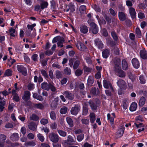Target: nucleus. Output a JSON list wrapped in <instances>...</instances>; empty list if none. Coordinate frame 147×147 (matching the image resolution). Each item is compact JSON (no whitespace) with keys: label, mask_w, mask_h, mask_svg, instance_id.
<instances>
[{"label":"nucleus","mask_w":147,"mask_h":147,"mask_svg":"<svg viewBox=\"0 0 147 147\" xmlns=\"http://www.w3.org/2000/svg\"><path fill=\"white\" fill-rule=\"evenodd\" d=\"M63 94L70 100H72L74 98V96L73 94L69 93V92L65 91Z\"/></svg>","instance_id":"12"},{"label":"nucleus","mask_w":147,"mask_h":147,"mask_svg":"<svg viewBox=\"0 0 147 147\" xmlns=\"http://www.w3.org/2000/svg\"><path fill=\"white\" fill-rule=\"evenodd\" d=\"M12 71L9 69H7L5 71V75L6 76H10L12 74Z\"/></svg>","instance_id":"50"},{"label":"nucleus","mask_w":147,"mask_h":147,"mask_svg":"<svg viewBox=\"0 0 147 147\" xmlns=\"http://www.w3.org/2000/svg\"><path fill=\"white\" fill-rule=\"evenodd\" d=\"M34 84L32 83L29 84L28 86V89L29 90H32L34 88Z\"/></svg>","instance_id":"58"},{"label":"nucleus","mask_w":147,"mask_h":147,"mask_svg":"<svg viewBox=\"0 0 147 147\" xmlns=\"http://www.w3.org/2000/svg\"><path fill=\"white\" fill-rule=\"evenodd\" d=\"M140 53V57L142 58L143 59L147 58V52L145 49L141 50Z\"/></svg>","instance_id":"15"},{"label":"nucleus","mask_w":147,"mask_h":147,"mask_svg":"<svg viewBox=\"0 0 147 147\" xmlns=\"http://www.w3.org/2000/svg\"><path fill=\"white\" fill-rule=\"evenodd\" d=\"M111 35L114 39L117 41L118 39L116 33L114 31H113L111 32Z\"/></svg>","instance_id":"51"},{"label":"nucleus","mask_w":147,"mask_h":147,"mask_svg":"<svg viewBox=\"0 0 147 147\" xmlns=\"http://www.w3.org/2000/svg\"><path fill=\"white\" fill-rule=\"evenodd\" d=\"M24 145L26 146H34L36 145L35 143L33 141H30L25 142Z\"/></svg>","instance_id":"34"},{"label":"nucleus","mask_w":147,"mask_h":147,"mask_svg":"<svg viewBox=\"0 0 147 147\" xmlns=\"http://www.w3.org/2000/svg\"><path fill=\"white\" fill-rule=\"evenodd\" d=\"M37 136L41 142H42L44 141L45 138L42 134L40 133H38L37 135Z\"/></svg>","instance_id":"44"},{"label":"nucleus","mask_w":147,"mask_h":147,"mask_svg":"<svg viewBox=\"0 0 147 147\" xmlns=\"http://www.w3.org/2000/svg\"><path fill=\"white\" fill-rule=\"evenodd\" d=\"M68 7L71 12H73L75 10L74 7L72 4L69 5L68 6Z\"/></svg>","instance_id":"61"},{"label":"nucleus","mask_w":147,"mask_h":147,"mask_svg":"<svg viewBox=\"0 0 147 147\" xmlns=\"http://www.w3.org/2000/svg\"><path fill=\"white\" fill-rule=\"evenodd\" d=\"M30 97V93L28 91L25 92L24 94L22 97L23 99L25 101H27Z\"/></svg>","instance_id":"17"},{"label":"nucleus","mask_w":147,"mask_h":147,"mask_svg":"<svg viewBox=\"0 0 147 147\" xmlns=\"http://www.w3.org/2000/svg\"><path fill=\"white\" fill-rule=\"evenodd\" d=\"M36 26L35 24L32 25L28 24L27 25V29L26 31V34L28 36H30L33 38L36 36V30L34 27Z\"/></svg>","instance_id":"2"},{"label":"nucleus","mask_w":147,"mask_h":147,"mask_svg":"<svg viewBox=\"0 0 147 147\" xmlns=\"http://www.w3.org/2000/svg\"><path fill=\"white\" fill-rule=\"evenodd\" d=\"M103 84L104 87L105 88H110L112 89L113 87L110 82L105 80H103Z\"/></svg>","instance_id":"11"},{"label":"nucleus","mask_w":147,"mask_h":147,"mask_svg":"<svg viewBox=\"0 0 147 147\" xmlns=\"http://www.w3.org/2000/svg\"><path fill=\"white\" fill-rule=\"evenodd\" d=\"M132 63L134 67L138 68L140 66V64L138 60L136 58H134L132 60Z\"/></svg>","instance_id":"14"},{"label":"nucleus","mask_w":147,"mask_h":147,"mask_svg":"<svg viewBox=\"0 0 147 147\" xmlns=\"http://www.w3.org/2000/svg\"><path fill=\"white\" fill-rule=\"evenodd\" d=\"M2 98L0 97V110L1 111H3L4 108V106L5 105V102L3 100H2Z\"/></svg>","instance_id":"25"},{"label":"nucleus","mask_w":147,"mask_h":147,"mask_svg":"<svg viewBox=\"0 0 147 147\" xmlns=\"http://www.w3.org/2000/svg\"><path fill=\"white\" fill-rule=\"evenodd\" d=\"M89 103L92 110H94L96 109L97 106L94 105L92 101H90L89 102Z\"/></svg>","instance_id":"45"},{"label":"nucleus","mask_w":147,"mask_h":147,"mask_svg":"<svg viewBox=\"0 0 147 147\" xmlns=\"http://www.w3.org/2000/svg\"><path fill=\"white\" fill-rule=\"evenodd\" d=\"M39 119L38 117L36 115L33 114L30 117V119L33 121H37Z\"/></svg>","instance_id":"42"},{"label":"nucleus","mask_w":147,"mask_h":147,"mask_svg":"<svg viewBox=\"0 0 147 147\" xmlns=\"http://www.w3.org/2000/svg\"><path fill=\"white\" fill-rule=\"evenodd\" d=\"M28 127L30 130L34 131L36 129L37 125L35 123L33 122L30 123L28 125Z\"/></svg>","instance_id":"16"},{"label":"nucleus","mask_w":147,"mask_h":147,"mask_svg":"<svg viewBox=\"0 0 147 147\" xmlns=\"http://www.w3.org/2000/svg\"><path fill=\"white\" fill-rule=\"evenodd\" d=\"M48 4L47 2L43 1L40 4L41 9H43L47 7Z\"/></svg>","instance_id":"36"},{"label":"nucleus","mask_w":147,"mask_h":147,"mask_svg":"<svg viewBox=\"0 0 147 147\" xmlns=\"http://www.w3.org/2000/svg\"><path fill=\"white\" fill-rule=\"evenodd\" d=\"M34 107L35 108L40 109H43L44 107L43 105L41 103L36 104L34 105Z\"/></svg>","instance_id":"37"},{"label":"nucleus","mask_w":147,"mask_h":147,"mask_svg":"<svg viewBox=\"0 0 147 147\" xmlns=\"http://www.w3.org/2000/svg\"><path fill=\"white\" fill-rule=\"evenodd\" d=\"M122 68L125 70H127L128 67V65L126 61L123 59L122 61Z\"/></svg>","instance_id":"26"},{"label":"nucleus","mask_w":147,"mask_h":147,"mask_svg":"<svg viewBox=\"0 0 147 147\" xmlns=\"http://www.w3.org/2000/svg\"><path fill=\"white\" fill-rule=\"evenodd\" d=\"M114 68L117 75L121 78L124 77L125 76V72L121 70L120 67L121 60L118 58H115L114 59Z\"/></svg>","instance_id":"1"},{"label":"nucleus","mask_w":147,"mask_h":147,"mask_svg":"<svg viewBox=\"0 0 147 147\" xmlns=\"http://www.w3.org/2000/svg\"><path fill=\"white\" fill-rule=\"evenodd\" d=\"M86 9V7L85 5H81L79 8V10L81 12H82L85 11Z\"/></svg>","instance_id":"63"},{"label":"nucleus","mask_w":147,"mask_h":147,"mask_svg":"<svg viewBox=\"0 0 147 147\" xmlns=\"http://www.w3.org/2000/svg\"><path fill=\"white\" fill-rule=\"evenodd\" d=\"M95 45L99 49H102L103 48V44L101 40L98 38L94 40Z\"/></svg>","instance_id":"7"},{"label":"nucleus","mask_w":147,"mask_h":147,"mask_svg":"<svg viewBox=\"0 0 147 147\" xmlns=\"http://www.w3.org/2000/svg\"><path fill=\"white\" fill-rule=\"evenodd\" d=\"M10 138L12 140H17L19 139L18 134L17 133H14L11 136Z\"/></svg>","instance_id":"29"},{"label":"nucleus","mask_w":147,"mask_h":147,"mask_svg":"<svg viewBox=\"0 0 147 147\" xmlns=\"http://www.w3.org/2000/svg\"><path fill=\"white\" fill-rule=\"evenodd\" d=\"M137 107V104L135 102H133L130 107L129 110L131 111H134L136 110Z\"/></svg>","instance_id":"23"},{"label":"nucleus","mask_w":147,"mask_h":147,"mask_svg":"<svg viewBox=\"0 0 147 147\" xmlns=\"http://www.w3.org/2000/svg\"><path fill=\"white\" fill-rule=\"evenodd\" d=\"M94 83V78L92 76H90L87 80V84L89 86H91Z\"/></svg>","instance_id":"20"},{"label":"nucleus","mask_w":147,"mask_h":147,"mask_svg":"<svg viewBox=\"0 0 147 147\" xmlns=\"http://www.w3.org/2000/svg\"><path fill=\"white\" fill-rule=\"evenodd\" d=\"M83 73V70L80 69H78L76 70L75 74L76 76H78L81 75Z\"/></svg>","instance_id":"35"},{"label":"nucleus","mask_w":147,"mask_h":147,"mask_svg":"<svg viewBox=\"0 0 147 147\" xmlns=\"http://www.w3.org/2000/svg\"><path fill=\"white\" fill-rule=\"evenodd\" d=\"M92 7L96 12H99L100 11V8L96 5H93Z\"/></svg>","instance_id":"56"},{"label":"nucleus","mask_w":147,"mask_h":147,"mask_svg":"<svg viewBox=\"0 0 147 147\" xmlns=\"http://www.w3.org/2000/svg\"><path fill=\"white\" fill-rule=\"evenodd\" d=\"M89 116L90 123H94L96 119L95 114L93 113H91Z\"/></svg>","instance_id":"18"},{"label":"nucleus","mask_w":147,"mask_h":147,"mask_svg":"<svg viewBox=\"0 0 147 147\" xmlns=\"http://www.w3.org/2000/svg\"><path fill=\"white\" fill-rule=\"evenodd\" d=\"M80 64V61L79 60L76 61L74 64L73 68L74 69H76L78 67Z\"/></svg>","instance_id":"48"},{"label":"nucleus","mask_w":147,"mask_h":147,"mask_svg":"<svg viewBox=\"0 0 147 147\" xmlns=\"http://www.w3.org/2000/svg\"><path fill=\"white\" fill-rule=\"evenodd\" d=\"M67 108L65 107H63L61 108L60 110V112L61 114H65L67 111Z\"/></svg>","instance_id":"43"},{"label":"nucleus","mask_w":147,"mask_h":147,"mask_svg":"<svg viewBox=\"0 0 147 147\" xmlns=\"http://www.w3.org/2000/svg\"><path fill=\"white\" fill-rule=\"evenodd\" d=\"M58 132L60 136L62 137H65L67 135V133L61 130H58Z\"/></svg>","instance_id":"39"},{"label":"nucleus","mask_w":147,"mask_h":147,"mask_svg":"<svg viewBox=\"0 0 147 147\" xmlns=\"http://www.w3.org/2000/svg\"><path fill=\"white\" fill-rule=\"evenodd\" d=\"M129 13L132 19H134L136 17V13L135 9L133 8L130 7L129 8Z\"/></svg>","instance_id":"9"},{"label":"nucleus","mask_w":147,"mask_h":147,"mask_svg":"<svg viewBox=\"0 0 147 147\" xmlns=\"http://www.w3.org/2000/svg\"><path fill=\"white\" fill-rule=\"evenodd\" d=\"M49 138L51 141L53 142H57L59 141V136L56 134L51 133L49 136Z\"/></svg>","instance_id":"4"},{"label":"nucleus","mask_w":147,"mask_h":147,"mask_svg":"<svg viewBox=\"0 0 147 147\" xmlns=\"http://www.w3.org/2000/svg\"><path fill=\"white\" fill-rule=\"evenodd\" d=\"M80 109V108L77 107H72L71 110V114L74 115H76L78 113Z\"/></svg>","instance_id":"10"},{"label":"nucleus","mask_w":147,"mask_h":147,"mask_svg":"<svg viewBox=\"0 0 147 147\" xmlns=\"http://www.w3.org/2000/svg\"><path fill=\"white\" fill-rule=\"evenodd\" d=\"M107 119L110 121L111 125L113 127L114 126V119L115 118L113 117H111V115L109 113L107 114Z\"/></svg>","instance_id":"24"},{"label":"nucleus","mask_w":147,"mask_h":147,"mask_svg":"<svg viewBox=\"0 0 147 147\" xmlns=\"http://www.w3.org/2000/svg\"><path fill=\"white\" fill-rule=\"evenodd\" d=\"M84 135L83 134H81L78 135L77 137V140L78 142L81 141L84 139Z\"/></svg>","instance_id":"38"},{"label":"nucleus","mask_w":147,"mask_h":147,"mask_svg":"<svg viewBox=\"0 0 147 147\" xmlns=\"http://www.w3.org/2000/svg\"><path fill=\"white\" fill-rule=\"evenodd\" d=\"M64 74L67 75H70L71 73V71L70 68L66 67L64 70Z\"/></svg>","instance_id":"46"},{"label":"nucleus","mask_w":147,"mask_h":147,"mask_svg":"<svg viewBox=\"0 0 147 147\" xmlns=\"http://www.w3.org/2000/svg\"><path fill=\"white\" fill-rule=\"evenodd\" d=\"M83 69L85 72H90L92 70L91 68L87 67L86 66H84Z\"/></svg>","instance_id":"64"},{"label":"nucleus","mask_w":147,"mask_h":147,"mask_svg":"<svg viewBox=\"0 0 147 147\" xmlns=\"http://www.w3.org/2000/svg\"><path fill=\"white\" fill-rule=\"evenodd\" d=\"M15 62L16 60L14 59H12L11 58L8 60V64L9 67L11 66Z\"/></svg>","instance_id":"47"},{"label":"nucleus","mask_w":147,"mask_h":147,"mask_svg":"<svg viewBox=\"0 0 147 147\" xmlns=\"http://www.w3.org/2000/svg\"><path fill=\"white\" fill-rule=\"evenodd\" d=\"M50 84L47 82H43L41 84V88L43 89L48 90L50 89Z\"/></svg>","instance_id":"21"},{"label":"nucleus","mask_w":147,"mask_h":147,"mask_svg":"<svg viewBox=\"0 0 147 147\" xmlns=\"http://www.w3.org/2000/svg\"><path fill=\"white\" fill-rule=\"evenodd\" d=\"M17 67L18 71L21 73L24 76H26L27 73L26 69L22 65H18Z\"/></svg>","instance_id":"6"},{"label":"nucleus","mask_w":147,"mask_h":147,"mask_svg":"<svg viewBox=\"0 0 147 147\" xmlns=\"http://www.w3.org/2000/svg\"><path fill=\"white\" fill-rule=\"evenodd\" d=\"M109 55L110 51L109 49H105L102 52V55L104 58H107Z\"/></svg>","instance_id":"19"},{"label":"nucleus","mask_w":147,"mask_h":147,"mask_svg":"<svg viewBox=\"0 0 147 147\" xmlns=\"http://www.w3.org/2000/svg\"><path fill=\"white\" fill-rule=\"evenodd\" d=\"M138 16L140 19H142L144 18L145 15L144 13L140 12L138 13Z\"/></svg>","instance_id":"60"},{"label":"nucleus","mask_w":147,"mask_h":147,"mask_svg":"<svg viewBox=\"0 0 147 147\" xmlns=\"http://www.w3.org/2000/svg\"><path fill=\"white\" fill-rule=\"evenodd\" d=\"M55 75L56 77L57 78H60L62 77L61 72L58 70L56 71Z\"/></svg>","instance_id":"57"},{"label":"nucleus","mask_w":147,"mask_h":147,"mask_svg":"<svg viewBox=\"0 0 147 147\" xmlns=\"http://www.w3.org/2000/svg\"><path fill=\"white\" fill-rule=\"evenodd\" d=\"M80 31L83 34H86L88 32V28L87 26H82L80 28Z\"/></svg>","instance_id":"32"},{"label":"nucleus","mask_w":147,"mask_h":147,"mask_svg":"<svg viewBox=\"0 0 147 147\" xmlns=\"http://www.w3.org/2000/svg\"><path fill=\"white\" fill-rule=\"evenodd\" d=\"M15 32V30L13 28H11L9 30L10 35L11 36H15L14 33Z\"/></svg>","instance_id":"62"},{"label":"nucleus","mask_w":147,"mask_h":147,"mask_svg":"<svg viewBox=\"0 0 147 147\" xmlns=\"http://www.w3.org/2000/svg\"><path fill=\"white\" fill-rule=\"evenodd\" d=\"M66 120L70 127H73L74 123L72 119L71 118L68 117H67L66 118Z\"/></svg>","instance_id":"30"},{"label":"nucleus","mask_w":147,"mask_h":147,"mask_svg":"<svg viewBox=\"0 0 147 147\" xmlns=\"http://www.w3.org/2000/svg\"><path fill=\"white\" fill-rule=\"evenodd\" d=\"M88 109L86 106H84L83 109L82 114L85 116L88 113Z\"/></svg>","instance_id":"41"},{"label":"nucleus","mask_w":147,"mask_h":147,"mask_svg":"<svg viewBox=\"0 0 147 147\" xmlns=\"http://www.w3.org/2000/svg\"><path fill=\"white\" fill-rule=\"evenodd\" d=\"M119 19L121 21H123L125 19V14L122 12H119Z\"/></svg>","instance_id":"27"},{"label":"nucleus","mask_w":147,"mask_h":147,"mask_svg":"<svg viewBox=\"0 0 147 147\" xmlns=\"http://www.w3.org/2000/svg\"><path fill=\"white\" fill-rule=\"evenodd\" d=\"M77 48L82 51H84L86 49V47L81 42L78 43L76 45Z\"/></svg>","instance_id":"13"},{"label":"nucleus","mask_w":147,"mask_h":147,"mask_svg":"<svg viewBox=\"0 0 147 147\" xmlns=\"http://www.w3.org/2000/svg\"><path fill=\"white\" fill-rule=\"evenodd\" d=\"M88 22L91 26L90 31L94 34H97L98 32V28L96 24L93 22H92L91 20H88Z\"/></svg>","instance_id":"3"},{"label":"nucleus","mask_w":147,"mask_h":147,"mask_svg":"<svg viewBox=\"0 0 147 147\" xmlns=\"http://www.w3.org/2000/svg\"><path fill=\"white\" fill-rule=\"evenodd\" d=\"M145 98L144 97L142 96L139 101V105L140 106H142L145 104Z\"/></svg>","instance_id":"33"},{"label":"nucleus","mask_w":147,"mask_h":147,"mask_svg":"<svg viewBox=\"0 0 147 147\" xmlns=\"http://www.w3.org/2000/svg\"><path fill=\"white\" fill-rule=\"evenodd\" d=\"M136 32L137 36L139 38H140L142 36L141 33L140 29L138 28H136Z\"/></svg>","instance_id":"49"},{"label":"nucleus","mask_w":147,"mask_h":147,"mask_svg":"<svg viewBox=\"0 0 147 147\" xmlns=\"http://www.w3.org/2000/svg\"><path fill=\"white\" fill-rule=\"evenodd\" d=\"M124 129L125 128L124 126H121L119 127L117 132L116 136L117 137H120L123 135Z\"/></svg>","instance_id":"8"},{"label":"nucleus","mask_w":147,"mask_h":147,"mask_svg":"<svg viewBox=\"0 0 147 147\" xmlns=\"http://www.w3.org/2000/svg\"><path fill=\"white\" fill-rule=\"evenodd\" d=\"M64 40L63 38H61L60 39V40L57 42V46L61 47H63V43L64 42Z\"/></svg>","instance_id":"40"},{"label":"nucleus","mask_w":147,"mask_h":147,"mask_svg":"<svg viewBox=\"0 0 147 147\" xmlns=\"http://www.w3.org/2000/svg\"><path fill=\"white\" fill-rule=\"evenodd\" d=\"M61 38L59 36H57L54 38L52 40V42L53 43H54L57 42H58L61 39Z\"/></svg>","instance_id":"52"},{"label":"nucleus","mask_w":147,"mask_h":147,"mask_svg":"<svg viewBox=\"0 0 147 147\" xmlns=\"http://www.w3.org/2000/svg\"><path fill=\"white\" fill-rule=\"evenodd\" d=\"M41 124L45 125L48 122V120L45 119H42L40 121Z\"/></svg>","instance_id":"55"},{"label":"nucleus","mask_w":147,"mask_h":147,"mask_svg":"<svg viewBox=\"0 0 147 147\" xmlns=\"http://www.w3.org/2000/svg\"><path fill=\"white\" fill-rule=\"evenodd\" d=\"M140 82L141 84H144L145 83V80L144 79V77L142 76H140L139 77Z\"/></svg>","instance_id":"54"},{"label":"nucleus","mask_w":147,"mask_h":147,"mask_svg":"<svg viewBox=\"0 0 147 147\" xmlns=\"http://www.w3.org/2000/svg\"><path fill=\"white\" fill-rule=\"evenodd\" d=\"M67 141L71 143H75L76 142L75 137H73L71 135H69L67 137Z\"/></svg>","instance_id":"28"},{"label":"nucleus","mask_w":147,"mask_h":147,"mask_svg":"<svg viewBox=\"0 0 147 147\" xmlns=\"http://www.w3.org/2000/svg\"><path fill=\"white\" fill-rule=\"evenodd\" d=\"M6 136L3 134H0V147H2L3 146V142L6 140Z\"/></svg>","instance_id":"22"},{"label":"nucleus","mask_w":147,"mask_h":147,"mask_svg":"<svg viewBox=\"0 0 147 147\" xmlns=\"http://www.w3.org/2000/svg\"><path fill=\"white\" fill-rule=\"evenodd\" d=\"M50 117L51 119L53 120H55L56 118V115L54 111H52L50 114Z\"/></svg>","instance_id":"53"},{"label":"nucleus","mask_w":147,"mask_h":147,"mask_svg":"<svg viewBox=\"0 0 147 147\" xmlns=\"http://www.w3.org/2000/svg\"><path fill=\"white\" fill-rule=\"evenodd\" d=\"M118 86L121 89H125L126 88L127 85L125 82L122 80H119L117 82Z\"/></svg>","instance_id":"5"},{"label":"nucleus","mask_w":147,"mask_h":147,"mask_svg":"<svg viewBox=\"0 0 147 147\" xmlns=\"http://www.w3.org/2000/svg\"><path fill=\"white\" fill-rule=\"evenodd\" d=\"M50 127L54 129H56L57 127V124L55 123H52L50 125Z\"/></svg>","instance_id":"59"},{"label":"nucleus","mask_w":147,"mask_h":147,"mask_svg":"<svg viewBox=\"0 0 147 147\" xmlns=\"http://www.w3.org/2000/svg\"><path fill=\"white\" fill-rule=\"evenodd\" d=\"M135 124L136 125V126L138 128H141V129H139L138 130V132H140L141 131H143L144 130V128L143 127V125L142 123H140L139 124H137L136 123H135Z\"/></svg>","instance_id":"31"}]
</instances>
